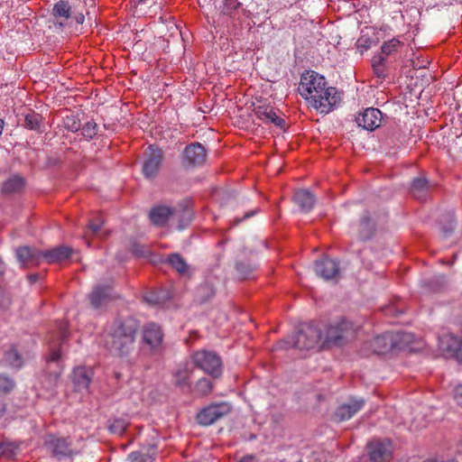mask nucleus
I'll return each instance as SVG.
<instances>
[{"label": "nucleus", "mask_w": 462, "mask_h": 462, "mask_svg": "<svg viewBox=\"0 0 462 462\" xmlns=\"http://www.w3.org/2000/svg\"><path fill=\"white\" fill-rule=\"evenodd\" d=\"M454 399L456 402L462 407V383L458 384L454 393Z\"/></svg>", "instance_id": "nucleus-49"}, {"label": "nucleus", "mask_w": 462, "mask_h": 462, "mask_svg": "<svg viewBox=\"0 0 462 462\" xmlns=\"http://www.w3.org/2000/svg\"><path fill=\"white\" fill-rule=\"evenodd\" d=\"M133 252L134 254L136 255H139V256H144L145 255V252L142 249L139 248L138 245H134V247H133Z\"/></svg>", "instance_id": "nucleus-52"}, {"label": "nucleus", "mask_w": 462, "mask_h": 462, "mask_svg": "<svg viewBox=\"0 0 462 462\" xmlns=\"http://www.w3.org/2000/svg\"><path fill=\"white\" fill-rule=\"evenodd\" d=\"M24 186V180L20 176H13L4 182L2 191L5 194L20 191Z\"/></svg>", "instance_id": "nucleus-30"}, {"label": "nucleus", "mask_w": 462, "mask_h": 462, "mask_svg": "<svg viewBox=\"0 0 462 462\" xmlns=\"http://www.w3.org/2000/svg\"><path fill=\"white\" fill-rule=\"evenodd\" d=\"M212 383L207 378L199 379L194 388V393L199 396H206L212 391Z\"/></svg>", "instance_id": "nucleus-34"}, {"label": "nucleus", "mask_w": 462, "mask_h": 462, "mask_svg": "<svg viewBox=\"0 0 462 462\" xmlns=\"http://www.w3.org/2000/svg\"><path fill=\"white\" fill-rule=\"evenodd\" d=\"M167 263L180 275L189 276L190 269L184 258L178 253L171 254Z\"/></svg>", "instance_id": "nucleus-26"}, {"label": "nucleus", "mask_w": 462, "mask_h": 462, "mask_svg": "<svg viewBox=\"0 0 462 462\" xmlns=\"http://www.w3.org/2000/svg\"><path fill=\"white\" fill-rule=\"evenodd\" d=\"M425 462H457V460L455 459H449V460H437V459H430V460H427Z\"/></svg>", "instance_id": "nucleus-55"}, {"label": "nucleus", "mask_w": 462, "mask_h": 462, "mask_svg": "<svg viewBox=\"0 0 462 462\" xmlns=\"http://www.w3.org/2000/svg\"><path fill=\"white\" fill-rule=\"evenodd\" d=\"M138 329L139 323L132 317L112 321L103 332L105 347L115 356H128L134 349Z\"/></svg>", "instance_id": "nucleus-2"}, {"label": "nucleus", "mask_w": 462, "mask_h": 462, "mask_svg": "<svg viewBox=\"0 0 462 462\" xmlns=\"http://www.w3.org/2000/svg\"><path fill=\"white\" fill-rule=\"evenodd\" d=\"M255 267V264L253 263L238 262L236 264V272L241 279L249 278Z\"/></svg>", "instance_id": "nucleus-35"}, {"label": "nucleus", "mask_w": 462, "mask_h": 462, "mask_svg": "<svg viewBox=\"0 0 462 462\" xmlns=\"http://www.w3.org/2000/svg\"><path fill=\"white\" fill-rule=\"evenodd\" d=\"M230 411L231 406L227 402L212 403L198 413L197 420L202 426H209Z\"/></svg>", "instance_id": "nucleus-7"}, {"label": "nucleus", "mask_w": 462, "mask_h": 462, "mask_svg": "<svg viewBox=\"0 0 462 462\" xmlns=\"http://www.w3.org/2000/svg\"><path fill=\"white\" fill-rule=\"evenodd\" d=\"M390 332H385L380 336L374 337L370 341V348L376 355H383L391 350H393V345L394 342L391 337Z\"/></svg>", "instance_id": "nucleus-21"}, {"label": "nucleus", "mask_w": 462, "mask_h": 462, "mask_svg": "<svg viewBox=\"0 0 462 462\" xmlns=\"http://www.w3.org/2000/svg\"><path fill=\"white\" fill-rule=\"evenodd\" d=\"M16 257L23 267L29 265H38L42 262V250L29 246H22L17 248Z\"/></svg>", "instance_id": "nucleus-19"}, {"label": "nucleus", "mask_w": 462, "mask_h": 462, "mask_svg": "<svg viewBox=\"0 0 462 462\" xmlns=\"http://www.w3.org/2000/svg\"><path fill=\"white\" fill-rule=\"evenodd\" d=\"M193 369L189 365L179 366L173 374V383L180 388L189 387Z\"/></svg>", "instance_id": "nucleus-25"}, {"label": "nucleus", "mask_w": 462, "mask_h": 462, "mask_svg": "<svg viewBox=\"0 0 462 462\" xmlns=\"http://www.w3.org/2000/svg\"><path fill=\"white\" fill-rule=\"evenodd\" d=\"M391 337L394 344L393 345V349H402L413 341V335L408 332L397 331L390 332Z\"/></svg>", "instance_id": "nucleus-29"}, {"label": "nucleus", "mask_w": 462, "mask_h": 462, "mask_svg": "<svg viewBox=\"0 0 462 462\" xmlns=\"http://www.w3.org/2000/svg\"><path fill=\"white\" fill-rule=\"evenodd\" d=\"M73 253L68 245H59L49 250L42 251V262L47 263H59L68 260Z\"/></svg>", "instance_id": "nucleus-18"}, {"label": "nucleus", "mask_w": 462, "mask_h": 462, "mask_svg": "<svg viewBox=\"0 0 462 462\" xmlns=\"http://www.w3.org/2000/svg\"><path fill=\"white\" fill-rule=\"evenodd\" d=\"M454 356L459 360V361H462V338L460 339L459 341V346L457 348V351L454 355Z\"/></svg>", "instance_id": "nucleus-51"}, {"label": "nucleus", "mask_w": 462, "mask_h": 462, "mask_svg": "<svg viewBox=\"0 0 462 462\" xmlns=\"http://www.w3.org/2000/svg\"><path fill=\"white\" fill-rule=\"evenodd\" d=\"M322 343V334L319 328L312 323L304 324L295 334L286 341L290 346L299 350H310L319 343Z\"/></svg>", "instance_id": "nucleus-3"}, {"label": "nucleus", "mask_w": 462, "mask_h": 462, "mask_svg": "<svg viewBox=\"0 0 462 462\" xmlns=\"http://www.w3.org/2000/svg\"><path fill=\"white\" fill-rule=\"evenodd\" d=\"M60 356H61V352L60 349H52L51 350V353L50 355V358L49 360L51 361V362H57L60 360Z\"/></svg>", "instance_id": "nucleus-50"}, {"label": "nucleus", "mask_w": 462, "mask_h": 462, "mask_svg": "<svg viewBox=\"0 0 462 462\" xmlns=\"http://www.w3.org/2000/svg\"><path fill=\"white\" fill-rule=\"evenodd\" d=\"M103 226V219L101 217H97L89 221L87 232L88 234L91 233L93 236H100Z\"/></svg>", "instance_id": "nucleus-41"}, {"label": "nucleus", "mask_w": 462, "mask_h": 462, "mask_svg": "<svg viewBox=\"0 0 462 462\" xmlns=\"http://www.w3.org/2000/svg\"><path fill=\"white\" fill-rule=\"evenodd\" d=\"M240 6L241 3H239L237 0H225L222 7V13L225 15L232 16L234 12L236 11Z\"/></svg>", "instance_id": "nucleus-42"}, {"label": "nucleus", "mask_w": 462, "mask_h": 462, "mask_svg": "<svg viewBox=\"0 0 462 462\" xmlns=\"http://www.w3.org/2000/svg\"><path fill=\"white\" fill-rule=\"evenodd\" d=\"M5 271V264L3 261L0 260V274H3Z\"/></svg>", "instance_id": "nucleus-56"}, {"label": "nucleus", "mask_w": 462, "mask_h": 462, "mask_svg": "<svg viewBox=\"0 0 462 462\" xmlns=\"http://www.w3.org/2000/svg\"><path fill=\"white\" fill-rule=\"evenodd\" d=\"M45 445L53 457L58 459L71 457L77 454L72 448V442L67 438H60L50 435L45 439Z\"/></svg>", "instance_id": "nucleus-8"}, {"label": "nucleus", "mask_w": 462, "mask_h": 462, "mask_svg": "<svg viewBox=\"0 0 462 462\" xmlns=\"http://www.w3.org/2000/svg\"><path fill=\"white\" fill-rule=\"evenodd\" d=\"M4 120L0 119V135L2 134V131H3V128H4Z\"/></svg>", "instance_id": "nucleus-59"}, {"label": "nucleus", "mask_w": 462, "mask_h": 462, "mask_svg": "<svg viewBox=\"0 0 462 462\" xmlns=\"http://www.w3.org/2000/svg\"><path fill=\"white\" fill-rule=\"evenodd\" d=\"M460 339L461 338L454 335H445L439 340V347L442 351L454 356L457 348L459 346Z\"/></svg>", "instance_id": "nucleus-27"}, {"label": "nucleus", "mask_w": 462, "mask_h": 462, "mask_svg": "<svg viewBox=\"0 0 462 462\" xmlns=\"http://www.w3.org/2000/svg\"><path fill=\"white\" fill-rule=\"evenodd\" d=\"M254 115L257 119L265 124H273L275 126L283 129L285 127V121L283 118L277 115L274 107L271 106L262 105L257 106L254 109Z\"/></svg>", "instance_id": "nucleus-15"}, {"label": "nucleus", "mask_w": 462, "mask_h": 462, "mask_svg": "<svg viewBox=\"0 0 462 462\" xmlns=\"http://www.w3.org/2000/svg\"><path fill=\"white\" fill-rule=\"evenodd\" d=\"M355 337V328L350 321L341 319L327 328L325 337H322V346H342Z\"/></svg>", "instance_id": "nucleus-4"}, {"label": "nucleus", "mask_w": 462, "mask_h": 462, "mask_svg": "<svg viewBox=\"0 0 462 462\" xmlns=\"http://www.w3.org/2000/svg\"><path fill=\"white\" fill-rule=\"evenodd\" d=\"M298 90L321 114H328L341 99L337 88L327 87L325 77L313 70L302 73Z\"/></svg>", "instance_id": "nucleus-1"}, {"label": "nucleus", "mask_w": 462, "mask_h": 462, "mask_svg": "<svg viewBox=\"0 0 462 462\" xmlns=\"http://www.w3.org/2000/svg\"><path fill=\"white\" fill-rule=\"evenodd\" d=\"M384 62L385 58L383 55L374 56L372 60L374 73L379 79H384Z\"/></svg>", "instance_id": "nucleus-36"}, {"label": "nucleus", "mask_w": 462, "mask_h": 462, "mask_svg": "<svg viewBox=\"0 0 462 462\" xmlns=\"http://www.w3.org/2000/svg\"><path fill=\"white\" fill-rule=\"evenodd\" d=\"M238 462H254V458L252 456H245L242 457Z\"/></svg>", "instance_id": "nucleus-53"}, {"label": "nucleus", "mask_w": 462, "mask_h": 462, "mask_svg": "<svg viewBox=\"0 0 462 462\" xmlns=\"http://www.w3.org/2000/svg\"><path fill=\"white\" fill-rule=\"evenodd\" d=\"M0 308H7L11 303L9 296L5 295V293L2 290H0Z\"/></svg>", "instance_id": "nucleus-48"}, {"label": "nucleus", "mask_w": 462, "mask_h": 462, "mask_svg": "<svg viewBox=\"0 0 462 462\" xmlns=\"http://www.w3.org/2000/svg\"><path fill=\"white\" fill-rule=\"evenodd\" d=\"M401 45L402 42L399 40L393 38L392 40L383 42L381 48L382 53L384 54L385 56H389L394 51H396L399 49V47H401Z\"/></svg>", "instance_id": "nucleus-40"}, {"label": "nucleus", "mask_w": 462, "mask_h": 462, "mask_svg": "<svg viewBox=\"0 0 462 462\" xmlns=\"http://www.w3.org/2000/svg\"><path fill=\"white\" fill-rule=\"evenodd\" d=\"M192 359L197 367L213 377H219L222 374V362L214 352L199 350L192 355Z\"/></svg>", "instance_id": "nucleus-5"}, {"label": "nucleus", "mask_w": 462, "mask_h": 462, "mask_svg": "<svg viewBox=\"0 0 462 462\" xmlns=\"http://www.w3.org/2000/svg\"><path fill=\"white\" fill-rule=\"evenodd\" d=\"M128 423L124 419H116L109 425V430L116 434H122L127 428Z\"/></svg>", "instance_id": "nucleus-43"}, {"label": "nucleus", "mask_w": 462, "mask_h": 462, "mask_svg": "<svg viewBox=\"0 0 462 462\" xmlns=\"http://www.w3.org/2000/svg\"><path fill=\"white\" fill-rule=\"evenodd\" d=\"M374 233V225L368 217H364L359 224V237L362 240L371 238Z\"/></svg>", "instance_id": "nucleus-32"}, {"label": "nucleus", "mask_w": 462, "mask_h": 462, "mask_svg": "<svg viewBox=\"0 0 462 462\" xmlns=\"http://www.w3.org/2000/svg\"><path fill=\"white\" fill-rule=\"evenodd\" d=\"M215 288L210 283H203L196 289L195 297L199 303L209 300L215 295Z\"/></svg>", "instance_id": "nucleus-31"}, {"label": "nucleus", "mask_w": 462, "mask_h": 462, "mask_svg": "<svg viewBox=\"0 0 462 462\" xmlns=\"http://www.w3.org/2000/svg\"><path fill=\"white\" fill-rule=\"evenodd\" d=\"M157 455L155 446H149L133 451L128 455L129 462H153Z\"/></svg>", "instance_id": "nucleus-23"}, {"label": "nucleus", "mask_w": 462, "mask_h": 462, "mask_svg": "<svg viewBox=\"0 0 462 462\" xmlns=\"http://www.w3.org/2000/svg\"><path fill=\"white\" fill-rule=\"evenodd\" d=\"M68 338V330L65 323H60L59 325V340L60 345H62Z\"/></svg>", "instance_id": "nucleus-46"}, {"label": "nucleus", "mask_w": 462, "mask_h": 462, "mask_svg": "<svg viewBox=\"0 0 462 462\" xmlns=\"http://www.w3.org/2000/svg\"><path fill=\"white\" fill-rule=\"evenodd\" d=\"M370 462H389L392 459L393 447L390 439H374L367 443Z\"/></svg>", "instance_id": "nucleus-6"}, {"label": "nucleus", "mask_w": 462, "mask_h": 462, "mask_svg": "<svg viewBox=\"0 0 462 462\" xmlns=\"http://www.w3.org/2000/svg\"><path fill=\"white\" fill-rule=\"evenodd\" d=\"M146 300L150 303L156 304L158 303V300L153 298V295L151 294L150 296L146 297Z\"/></svg>", "instance_id": "nucleus-54"}, {"label": "nucleus", "mask_w": 462, "mask_h": 462, "mask_svg": "<svg viewBox=\"0 0 462 462\" xmlns=\"http://www.w3.org/2000/svg\"><path fill=\"white\" fill-rule=\"evenodd\" d=\"M64 127L72 133H76L81 128L80 120L74 115L66 116L64 117Z\"/></svg>", "instance_id": "nucleus-37"}, {"label": "nucleus", "mask_w": 462, "mask_h": 462, "mask_svg": "<svg viewBox=\"0 0 462 462\" xmlns=\"http://www.w3.org/2000/svg\"><path fill=\"white\" fill-rule=\"evenodd\" d=\"M163 160V152L157 146L149 145L145 151V159L143 163V173L146 178H154L161 168Z\"/></svg>", "instance_id": "nucleus-9"}, {"label": "nucleus", "mask_w": 462, "mask_h": 462, "mask_svg": "<svg viewBox=\"0 0 462 462\" xmlns=\"http://www.w3.org/2000/svg\"><path fill=\"white\" fill-rule=\"evenodd\" d=\"M172 214V208L166 206H157L152 208L149 217L153 225L162 226L166 224Z\"/></svg>", "instance_id": "nucleus-24"}, {"label": "nucleus", "mask_w": 462, "mask_h": 462, "mask_svg": "<svg viewBox=\"0 0 462 462\" xmlns=\"http://www.w3.org/2000/svg\"><path fill=\"white\" fill-rule=\"evenodd\" d=\"M4 361L6 365L15 368L22 367L23 363L22 356L13 345L4 351Z\"/></svg>", "instance_id": "nucleus-28"}, {"label": "nucleus", "mask_w": 462, "mask_h": 462, "mask_svg": "<svg viewBox=\"0 0 462 462\" xmlns=\"http://www.w3.org/2000/svg\"><path fill=\"white\" fill-rule=\"evenodd\" d=\"M365 405V400L350 399L347 402L341 404L335 412V418L338 421L350 420Z\"/></svg>", "instance_id": "nucleus-17"}, {"label": "nucleus", "mask_w": 462, "mask_h": 462, "mask_svg": "<svg viewBox=\"0 0 462 462\" xmlns=\"http://www.w3.org/2000/svg\"><path fill=\"white\" fill-rule=\"evenodd\" d=\"M428 180L424 178H416L411 184V193L417 199H421L423 194L428 190Z\"/></svg>", "instance_id": "nucleus-33"}, {"label": "nucleus", "mask_w": 462, "mask_h": 462, "mask_svg": "<svg viewBox=\"0 0 462 462\" xmlns=\"http://www.w3.org/2000/svg\"><path fill=\"white\" fill-rule=\"evenodd\" d=\"M455 226H456V221H455V218H454V215L452 214L451 217H450V219H449V226L448 228H443L442 229L443 237L446 238V237L449 236V235L455 229Z\"/></svg>", "instance_id": "nucleus-47"}, {"label": "nucleus", "mask_w": 462, "mask_h": 462, "mask_svg": "<svg viewBox=\"0 0 462 462\" xmlns=\"http://www.w3.org/2000/svg\"><path fill=\"white\" fill-rule=\"evenodd\" d=\"M15 383L13 379L5 374H0V395L7 394L13 391Z\"/></svg>", "instance_id": "nucleus-39"}, {"label": "nucleus", "mask_w": 462, "mask_h": 462, "mask_svg": "<svg viewBox=\"0 0 462 462\" xmlns=\"http://www.w3.org/2000/svg\"><path fill=\"white\" fill-rule=\"evenodd\" d=\"M315 273L325 281H338L340 278L339 263L328 257H322L314 263Z\"/></svg>", "instance_id": "nucleus-10"}, {"label": "nucleus", "mask_w": 462, "mask_h": 462, "mask_svg": "<svg viewBox=\"0 0 462 462\" xmlns=\"http://www.w3.org/2000/svg\"><path fill=\"white\" fill-rule=\"evenodd\" d=\"M207 159V150L199 143L188 145L184 150V162L189 166L202 165Z\"/></svg>", "instance_id": "nucleus-16"}, {"label": "nucleus", "mask_w": 462, "mask_h": 462, "mask_svg": "<svg viewBox=\"0 0 462 462\" xmlns=\"http://www.w3.org/2000/svg\"><path fill=\"white\" fill-rule=\"evenodd\" d=\"M81 134L87 139H92L97 134V125L93 121L86 122L80 128Z\"/></svg>", "instance_id": "nucleus-38"}, {"label": "nucleus", "mask_w": 462, "mask_h": 462, "mask_svg": "<svg viewBox=\"0 0 462 462\" xmlns=\"http://www.w3.org/2000/svg\"><path fill=\"white\" fill-rule=\"evenodd\" d=\"M25 127L31 130H36L40 126V117L37 114H30L25 116L24 119Z\"/></svg>", "instance_id": "nucleus-44"}, {"label": "nucleus", "mask_w": 462, "mask_h": 462, "mask_svg": "<svg viewBox=\"0 0 462 462\" xmlns=\"http://www.w3.org/2000/svg\"><path fill=\"white\" fill-rule=\"evenodd\" d=\"M37 278H38L37 274H32V275L29 276V279H30L31 282H36Z\"/></svg>", "instance_id": "nucleus-58"}, {"label": "nucleus", "mask_w": 462, "mask_h": 462, "mask_svg": "<svg viewBox=\"0 0 462 462\" xmlns=\"http://www.w3.org/2000/svg\"><path fill=\"white\" fill-rule=\"evenodd\" d=\"M93 372L90 368L79 366L73 370L71 379L77 391L87 390L92 381Z\"/></svg>", "instance_id": "nucleus-20"}, {"label": "nucleus", "mask_w": 462, "mask_h": 462, "mask_svg": "<svg viewBox=\"0 0 462 462\" xmlns=\"http://www.w3.org/2000/svg\"><path fill=\"white\" fill-rule=\"evenodd\" d=\"M52 14L56 19H61L62 21L58 22L60 26L64 25V21L69 18H74L77 23L82 24L85 21V16L82 13H74L71 6L66 1L57 2L52 8Z\"/></svg>", "instance_id": "nucleus-13"}, {"label": "nucleus", "mask_w": 462, "mask_h": 462, "mask_svg": "<svg viewBox=\"0 0 462 462\" xmlns=\"http://www.w3.org/2000/svg\"><path fill=\"white\" fill-rule=\"evenodd\" d=\"M382 117V112L379 109L369 107L359 114L356 121L358 126L367 131H374L381 125Z\"/></svg>", "instance_id": "nucleus-14"}, {"label": "nucleus", "mask_w": 462, "mask_h": 462, "mask_svg": "<svg viewBox=\"0 0 462 462\" xmlns=\"http://www.w3.org/2000/svg\"><path fill=\"white\" fill-rule=\"evenodd\" d=\"M116 298L111 285H97L88 295L90 304L94 309L104 307Z\"/></svg>", "instance_id": "nucleus-12"}, {"label": "nucleus", "mask_w": 462, "mask_h": 462, "mask_svg": "<svg viewBox=\"0 0 462 462\" xmlns=\"http://www.w3.org/2000/svg\"><path fill=\"white\" fill-rule=\"evenodd\" d=\"M15 447L12 443H0V457H11L14 455Z\"/></svg>", "instance_id": "nucleus-45"}, {"label": "nucleus", "mask_w": 462, "mask_h": 462, "mask_svg": "<svg viewBox=\"0 0 462 462\" xmlns=\"http://www.w3.org/2000/svg\"><path fill=\"white\" fill-rule=\"evenodd\" d=\"M163 340V332L162 328L154 323L145 324L142 328V343L153 350L158 348Z\"/></svg>", "instance_id": "nucleus-11"}, {"label": "nucleus", "mask_w": 462, "mask_h": 462, "mask_svg": "<svg viewBox=\"0 0 462 462\" xmlns=\"http://www.w3.org/2000/svg\"><path fill=\"white\" fill-rule=\"evenodd\" d=\"M255 213H256V211H254V210H253V211H249V212H247V213L245 215V217H244V218H243V219H246V218H248V217H252V216L255 215Z\"/></svg>", "instance_id": "nucleus-57"}, {"label": "nucleus", "mask_w": 462, "mask_h": 462, "mask_svg": "<svg viewBox=\"0 0 462 462\" xmlns=\"http://www.w3.org/2000/svg\"><path fill=\"white\" fill-rule=\"evenodd\" d=\"M293 201L302 212H309L313 208L316 199L309 189H301L295 191Z\"/></svg>", "instance_id": "nucleus-22"}]
</instances>
